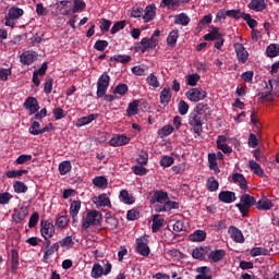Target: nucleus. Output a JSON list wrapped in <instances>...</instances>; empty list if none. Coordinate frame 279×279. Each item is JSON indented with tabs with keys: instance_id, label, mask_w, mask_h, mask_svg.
<instances>
[{
	"instance_id": "obj_1",
	"label": "nucleus",
	"mask_w": 279,
	"mask_h": 279,
	"mask_svg": "<svg viewBox=\"0 0 279 279\" xmlns=\"http://www.w3.org/2000/svg\"><path fill=\"white\" fill-rule=\"evenodd\" d=\"M206 121H208V119L196 110H193L190 113L189 123L191 125V130H193L197 136H202V132H204L203 125Z\"/></svg>"
},
{
	"instance_id": "obj_2",
	"label": "nucleus",
	"mask_w": 279,
	"mask_h": 279,
	"mask_svg": "<svg viewBox=\"0 0 279 279\" xmlns=\"http://www.w3.org/2000/svg\"><path fill=\"white\" fill-rule=\"evenodd\" d=\"M110 86V75L107 73H104L97 83V97H105L106 101H114L113 95H106V92L108 90V87Z\"/></svg>"
},
{
	"instance_id": "obj_3",
	"label": "nucleus",
	"mask_w": 279,
	"mask_h": 279,
	"mask_svg": "<svg viewBox=\"0 0 279 279\" xmlns=\"http://www.w3.org/2000/svg\"><path fill=\"white\" fill-rule=\"evenodd\" d=\"M239 204H236V208H239L240 213L242 214V217H247V210L252 208V206H256V197L250 195V194H243L240 197Z\"/></svg>"
},
{
	"instance_id": "obj_4",
	"label": "nucleus",
	"mask_w": 279,
	"mask_h": 279,
	"mask_svg": "<svg viewBox=\"0 0 279 279\" xmlns=\"http://www.w3.org/2000/svg\"><path fill=\"white\" fill-rule=\"evenodd\" d=\"M101 221V214L97 210H89L86 215V219L82 223L84 230H88L90 226H99Z\"/></svg>"
},
{
	"instance_id": "obj_5",
	"label": "nucleus",
	"mask_w": 279,
	"mask_h": 279,
	"mask_svg": "<svg viewBox=\"0 0 279 279\" xmlns=\"http://www.w3.org/2000/svg\"><path fill=\"white\" fill-rule=\"evenodd\" d=\"M36 60H38V52L34 50H26L20 56V62L28 66L29 64H34Z\"/></svg>"
},
{
	"instance_id": "obj_6",
	"label": "nucleus",
	"mask_w": 279,
	"mask_h": 279,
	"mask_svg": "<svg viewBox=\"0 0 279 279\" xmlns=\"http://www.w3.org/2000/svg\"><path fill=\"white\" fill-rule=\"evenodd\" d=\"M206 90L202 89V88H192L186 93V97L187 99H190V101H202L203 99H206Z\"/></svg>"
},
{
	"instance_id": "obj_7",
	"label": "nucleus",
	"mask_w": 279,
	"mask_h": 279,
	"mask_svg": "<svg viewBox=\"0 0 279 279\" xmlns=\"http://www.w3.org/2000/svg\"><path fill=\"white\" fill-rule=\"evenodd\" d=\"M136 253L141 254V256H149L150 250L149 245H147V238L141 236L136 240Z\"/></svg>"
},
{
	"instance_id": "obj_8",
	"label": "nucleus",
	"mask_w": 279,
	"mask_h": 279,
	"mask_svg": "<svg viewBox=\"0 0 279 279\" xmlns=\"http://www.w3.org/2000/svg\"><path fill=\"white\" fill-rule=\"evenodd\" d=\"M41 236H44V239H51L53 236V234H56V227L53 226V223L47 221V220H41Z\"/></svg>"
},
{
	"instance_id": "obj_9",
	"label": "nucleus",
	"mask_w": 279,
	"mask_h": 279,
	"mask_svg": "<svg viewBox=\"0 0 279 279\" xmlns=\"http://www.w3.org/2000/svg\"><path fill=\"white\" fill-rule=\"evenodd\" d=\"M24 108L26 110H29L31 114H36V112H38V110H40L38 100L35 97H28L24 102Z\"/></svg>"
},
{
	"instance_id": "obj_10",
	"label": "nucleus",
	"mask_w": 279,
	"mask_h": 279,
	"mask_svg": "<svg viewBox=\"0 0 279 279\" xmlns=\"http://www.w3.org/2000/svg\"><path fill=\"white\" fill-rule=\"evenodd\" d=\"M235 53L238 56L239 62L245 63L247 62V57L250 53H247V50H245V46L243 44H234Z\"/></svg>"
},
{
	"instance_id": "obj_11",
	"label": "nucleus",
	"mask_w": 279,
	"mask_h": 279,
	"mask_svg": "<svg viewBox=\"0 0 279 279\" xmlns=\"http://www.w3.org/2000/svg\"><path fill=\"white\" fill-rule=\"evenodd\" d=\"M229 234L235 243H245V238L243 236V232H241L239 228L234 226L229 227Z\"/></svg>"
},
{
	"instance_id": "obj_12",
	"label": "nucleus",
	"mask_w": 279,
	"mask_h": 279,
	"mask_svg": "<svg viewBox=\"0 0 279 279\" xmlns=\"http://www.w3.org/2000/svg\"><path fill=\"white\" fill-rule=\"evenodd\" d=\"M156 19V4H149L144 10L143 21L144 23H149Z\"/></svg>"
},
{
	"instance_id": "obj_13",
	"label": "nucleus",
	"mask_w": 279,
	"mask_h": 279,
	"mask_svg": "<svg viewBox=\"0 0 279 279\" xmlns=\"http://www.w3.org/2000/svg\"><path fill=\"white\" fill-rule=\"evenodd\" d=\"M218 197L223 204H232V202H236V194L230 191L220 192Z\"/></svg>"
},
{
	"instance_id": "obj_14",
	"label": "nucleus",
	"mask_w": 279,
	"mask_h": 279,
	"mask_svg": "<svg viewBox=\"0 0 279 279\" xmlns=\"http://www.w3.org/2000/svg\"><path fill=\"white\" fill-rule=\"evenodd\" d=\"M175 208H180V204L178 202L173 201H166L162 206H157L156 211L157 213H169V210H173Z\"/></svg>"
},
{
	"instance_id": "obj_15",
	"label": "nucleus",
	"mask_w": 279,
	"mask_h": 279,
	"mask_svg": "<svg viewBox=\"0 0 279 279\" xmlns=\"http://www.w3.org/2000/svg\"><path fill=\"white\" fill-rule=\"evenodd\" d=\"M248 8L254 12H263V10H267V2L265 0H251Z\"/></svg>"
},
{
	"instance_id": "obj_16",
	"label": "nucleus",
	"mask_w": 279,
	"mask_h": 279,
	"mask_svg": "<svg viewBox=\"0 0 279 279\" xmlns=\"http://www.w3.org/2000/svg\"><path fill=\"white\" fill-rule=\"evenodd\" d=\"M169 199V194L163 191H156L154 196L150 199V204H165Z\"/></svg>"
},
{
	"instance_id": "obj_17",
	"label": "nucleus",
	"mask_w": 279,
	"mask_h": 279,
	"mask_svg": "<svg viewBox=\"0 0 279 279\" xmlns=\"http://www.w3.org/2000/svg\"><path fill=\"white\" fill-rule=\"evenodd\" d=\"M130 143V137L125 135H118L110 140V145L112 147H121V145H128Z\"/></svg>"
},
{
	"instance_id": "obj_18",
	"label": "nucleus",
	"mask_w": 279,
	"mask_h": 279,
	"mask_svg": "<svg viewBox=\"0 0 279 279\" xmlns=\"http://www.w3.org/2000/svg\"><path fill=\"white\" fill-rule=\"evenodd\" d=\"M141 45L143 47L142 53H145L147 49H154L156 45H158V40L154 39V37H150L149 39L143 38Z\"/></svg>"
},
{
	"instance_id": "obj_19",
	"label": "nucleus",
	"mask_w": 279,
	"mask_h": 279,
	"mask_svg": "<svg viewBox=\"0 0 279 279\" xmlns=\"http://www.w3.org/2000/svg\"><path fill=\"white\" fill-rule=\"evenodd\" d=\"M196 271L198 275L195 277V279H213V275H210V267H198Z\"/></svg>"
},
{
	"instance_id": "obj_20",
	"label": "nucleus",
	"mask_w": 279,
	"mask_h": 279,
	"mask_svg": "<svg viewBox=\"0 0 279 279\" xmlns=\"http://www.w3.org/2000/svg\"><path fill=\"white\" fill-rule=\"evenodd\" d=\"M223 256H226V251L216 250L209 253L208 259L210 260V263H219V260L223 259Z\"/></svg>"
},
{
	"instance_id": "obj_21",
	"label": "nucleus",
	"mask_w": 279,
	"mask_h": 279,
	"mask_svg": "<svg viewBox=\"0 0 279 279\" xmlns=\"http://www.w3.org/2000/svg\"><path fill=\"white\" fill-rule=\"evenodd\" d=\"M23 14H25L23 9L19 7H11L7 15H9V19H12V21H17V19L23 16Z\"/></svg>"
},
{
	"instance_id": "obj_22",
	"label": "nucleus",
	"mask_w": 279,
	"mask_h": 279,
	"mask_svg": "<svg viewBox=\"0 0 279 279\" xmlns=\"http://www.w3.org/2000/svg\"><path fill=\"white\" fill-rule=\"evenodd\" d=\"M190 241H193L194 243H202V241H206V231L196 230L190 235Z\"/></svg>"
},
{
	"instance_id": "obj_23",
	"label": "nucleus",
	"mask_w": 279,
	"mask_h": 279,
	"mask_svg": "<svg viewBox=\"0 0 279 279\" xmlns=\"http://www.w3.org/2000/svg\"><path fill=\"white\" fill-rule=\"evenodd\" d=\"M165 226V219L160 218V215H154L153 216V225L151 230L153 232H159L160 228Z\"/></svg>"
},
{
	"instance_id": "obj_24",
	"label": "nucleus",
	"mask_w": 279,
	"mask_h": 279,
	"mask_svg": "<svg viewBox=\"0 0 279 279\" xmlns=\"http://www.w3.org/2000/svg\"><path fill=\"white\" fill-rule=\"evenodd\" d=\"M233 182L240 184V189L243 191H247V180H245V177L241 173H234L232 175Z\"/></svg>"
},
{
	"instance_id": "obj_25",
	"label": "nucleus",
	"mask_w": 279,
	"mask_h": 279,
	"mask_svg": "<svg viewBox=\"0 0 279 279\" xmlns=\"http://www.w3.org/2000/svg\"><path fill=\"white\" fill-rule=\"evenodd\" d=\"M194 110L198 112V114H202L205 119L206 117L210 116V107H208L207 104H197Z\"/></svg>"
},
{
	"instance_id": "obj_26",
	"label": "nucleus",
	"mask_w": 279,
	"mask_h": 279,
	"mask_svg": "<svg viewBox=\"0 0 279 279\" xmlns=\"http://www.w3.org/2000/svg\"><path fill=\"white\" fill-rule=\"evenodd\" d=\"M208 163H209V169H211V171H215V173H220L221 170L217 165V154L213 153L208 155Z\"/></svg>"
},
{
	"instance_id": "obj_27",
	"label": "nucleus",
	"mask_w": 279,
	"mask_h": 279,
	"mask_svg": "<svg viewBox=\"0 0 279 279\" xmlns=\"http://www.w3.org/2000/svg\"><path fill=\"white\" fill-rule=\"evenodd\" d=\"M250 169L253 171L255 175H259V178H263L265 175V171L263 168H260V165L254 160L248 161Z\"/></svg>"
},
{
	"instance_id": "obj_28",
	"label": "nucleus",
	"mask_w": 279,
	"mask_h": 279,
	"mask_svg": "<svg viewBox=\"0 0 279 279\" xmlns=\"http://www.w3.org/2000/svg\"><path fill=\"white\" fill-rule=\"evenodd\" d=\"M16 269H19V252L15 248L11 251V271L12 274H16Z\"/></svg>"
},
{
	"instance_id": "obj_29",
	"label": "nucleus",
	"mask_w": 279,
	"mask_h": 279,
	"mask_svg": "<svg viewBox=\"0 0 279 279\" xmlns=\"http://www.w3.org/2000/svg\"><path fill=\"white\" fill-rule=\"evenodd\" d=\"M26 217H27V208H22L21 210L15 211L12 216L13 221L15 223H21V221H25Z\"/></svg>"
},
{
	"instance_id": "obj_30",
	"label": "nucleus",
	"mask_w": 279,
	"mask_h": 279,
	"mask_svg": "<svg viewBox=\"0 0 279 279\" xmlns=\"http://www.w3.org/2000/svg\"><path fill=\"white\" fill-rule=\"evenodd\" d=\"M189 23H191V17H189V15H186V13L178 14L174 17L175 25L186 26V25H189Z\"/></svg>"
},
{
	"instance_id": "obj_31",
	"label": "nucleus",
	"mask_w": 279,
	"mask_h": 279,
	"mask_svg": "<svg viewBox=\"0 0 279 279\" xmlns=\"http://www.w3.org/2000/svg\"><path fill=\"white\" fill-rule=\"evenodd\" d=\"M171 101V88L165 87L160 93V102L167 106Z\"/></svg>"
},
{
	"instance_id": "obj_32",
	"label": "nucleus",
	"mask_w": 279,
	"mask_h": 279,
	"mask_svg": "<svg viewBox=\"0 0 279 279\" xmlns=\"http://www.w3.org/2000/svg\"><path fill=\"white\" fill-rule=\"evenodd\" d=\"M99 116L98 114H89L86 117H83L81 119L77 120L76 125L77 128H82V125H88V123H93V121H95V119H97Z\"/></svg>"
},
{
	"instance_id": "obj_33",
	"label": "nucleus",
	"mask_w": 279,
	"mask_h": 279,
	"mask_svg": "<svg viewBox=\"0 0 279 279\" xmlns=\"http://www.w3.org/2000/svg\"><path fill=\"white\" fill-rule=\"evenodd\" d=\"M255 206L257 210H271L274 205L271 203V199L266 198V199L258 201Z\"/></svg>"
},
{
	"instance_id": "obj_34",
	"label": "nucleus",
	"mask_w": 279,
	"mask_h": 279,
	"mask_svg": "<svg viewBox=\"0 0 279 279\" xmlns=\"http://www.w3.org/2000/svg\"><path fill=\"white\" fill-rule=\"evenodd\" d=\"M266 56L268 58H278L279 56V45L270 44L266 49Z\"/></svg>"
},
{
	"instance_id": "obj_35",
	"label": "nucleus",
	"mask_w": 279,
	"mask_h": 279,
	"mask_svg": "<svg viewBox=\"0 0 279 279\" xmlns=\"http://www.w3.org/2000/svg\"><path fill=\"white\" fill-rule=\"evenodd\" d=\"M206 254H208V247H196L192 252L193 258H196L197 260H202Z\"/></svg>"
},
{
	"instance_id": "obj_36",
	"label": "nucleus",
	"mask_w": 279,
	"mask_h": 279,
	"mask_svg": "<svg viewBox=\"0 0 279 279\" xmlns=\"http://www.w3.org/2000/svg\"><path fill=\"white\" fill-rule=\"evenodd\" d=\"M94 202H95L96 206H98V207L110 206V198L108 197L107 194L99 195L98 197L95 198Z\"/></svg>"
},
{
	"instance_id": "obj_37",
	"label": "nucleus",
	"mask_w": 279,
	"mask_h": 279,
	"mask_svg": "<svg viewBox=\"0 0 279 279\" xmlns=\"http://www.w3.org/2000/svg\"><path fill=\"white\" fill-rule=\"evenodd\" d=\"M270 252H271V248L267 250L265 247H254L251 251V256H254V257H256V256H269Z\"/></svg>"
},
{
	"instance_id": "obj_38",
	"label": "nucleus",
	"mask_w": 279,
	"mask_h": 279,
	"mask_svg": "<svg viewBox=\"0 0 279 279\" xmlns=\"http://www.w3.org/2000/svg\"><path fill=\"white\" fill-rule=\"evenodd\" d=\"M179 36L180 35L178 29H173L172 32H170L167 38V44L169 45V47H175V43H178Z\"/></svg>"
},
{
	"instance_id": "obj_39",
	"label": "nucleus",
	"mask_w": 279,
	"mask_h": 279,
	"mask_svg": "<svg viewBox=\"0 0 279 279\" xmlns=\"http://www.w3.org/2000/svg\"><path fill=\"white\" fill-rule=\"evenodd\" d=\"M161 8H169V10H177V8H180V1L179 0H162Z\"/></svg>"
},
{
	"instance_id": "obj_40",
	"label": "nucleus",
	"mask_w": 279,
	"mask_h": 279,
	"mask_svg": "<svg viewBox=\"0 0 279 279\" xmlns=\"http://www.w3.org/2000/svg\"><path fill=\"white\" fill-rule=\"evenodd\" d=\"M80 208H82V202L74 201L70 207L71 217H73V218L77 217V215L80 214Z\"/></svg>"
},
{
	"instance_id": "obj_41",
	"label": "nucleus",
	"mask_w": 279,
	"mask_h": 279,
	"mask_svg": "<svg viewBox=\"0 0 279 279\" xmlns=\"http://www.w3.org/2000/svg\"><path fill=\"white\" fill-rule=\"evenodd\" d=\"M219 38H221V34L217 27H214L209 34L204 36V40H219Z\"/></svg>"
},
{
	"instance_id": "obj_42",
	"label": "nucleus",
	"mask_w": 279,
	"mask_h": 279,
	"mask_svg": "<svg viewBox=\"0 0 279 279\" xmlns=\"http://www.w3.org/2000/svg\"><path fill=\"white\" fill-rule=\"evenodd\" d=\"M207 189L210 191V193H214V191H219V182L215 180V177H210L207 180Z\"/></svg>"
},
{
	"instance_id": "obj_43",
	"label": "nucleus",
	"mask_w": 279,
	"mask_h": 279,
	"mask_svg": "<svg viewBox=\"0 0 279 279\" xmlns=\"http://www.w3.org/2000/svg\"><path fill=\"white\" fill-rule=\"evenodd\" d=\"M138 100H134L129 105L126 110L129 117H134V114H138Z\"/></svg>"
},
{
	"instance_id": "obj_44",
	"label": "nucleus",
	"mask_w": 279,
	"mask_h": 279,
	"mask_svg": "<svg viewBox=\"0 0 279 279\" xmlns=\"http://www.w3.org/2000/svg\"><path fill=\"white\" fill-rule=\"evenodd\" d=\"M71 169H72L71 161H63L59 165V171L61 175H66V173H69Z\"/></svg>"
},
{
	"instance_id": "obj_45",
	"label": "nucleus",
	"mask_w": 279,
	"mask_h": 279,
	"mask_svg": "<svg viewBox=\"0 0 279 279\" xmlns=\"http://www.w3.org/2000/svg\"><path fill=\"white\" fill-rule=\"evenodd\" d=\"M169 134H173V126L168 124L158 131V136L165 138V136H169Z\"/></svg>"
},
{
	"instance_id": "obj_46",
	"label": "nucleus",
	"mask_w": 279,
	"mask_h": 279,
	"mask_svg": "<svg viewBox=\"0 0 279 279\" xmlns=\"http://www.w3.org/2000/svg\"><path fill=\"white\" fill-rule=\"evenodd\" d=\"M227 16H229L230 19H243V15H245V13L241 12V10H227L226 11Z\"/></svg>"
},
{
	"instance_id": "obj_47",
	"label": "nucleus",
	"mask_w": 279,
	"mask_h": 279,
	"mask_svg": "<svg viewBox=\"0 0 279 279\" xmlns=\"http://www.w3.org/2000/svg\"><path fill=\"white\" fill-rule=\"evenodd\" d=\"M94 184L98 189H105V186H108V179H106V177H96L94 179Z\"/></svg>"
},
{
	"instance_id": "obj_48",
	"label": "nucleus",
	"mask_w": 279,
	"mask_h": 279,
	"mask_svg": "<svg viewBox=\"0 0 279 279\" xmlns=\"http://www.w3.org/2000/svg\"><path fill=\"white\" fill-rule=\"evenodd\" d=\"M242 19H243V21L246 22V24L248 25V27L251 29H254V27H257V25H258V22L256 20L252 19V15H250L247 13H244Z\"/></svg>"
},
{
	"instance_id": "obj_49",
	"label": "nucleus",
	"mask_w": 279,
	"mask_h": 279,
	"mask_svg": "<svg viewBox=\"0 0 279 279\" xmlns=\"http://www.w3.org/2000/svg\"><path fill=\"white\" fill-rule=\"evenodd\" d=\"M44 90L46 95H50L51 90H53V78L51 76L46 77V82L44 84Z\"/></svg>"
},
{
	"instance_id": "obj_50",
	"label": "nucleus",
	"mask_w": 279,
	"mask_h": 279,
	"mask_svg": "<svg viewBox=\"0 0 279 279\" xmlns=\"http://www.w3.org/2000/svg\"><path fill=\"white\" fill-rule=\"evenodd\" d=\"M104 274V267L99 264H95L92 269V278H101Z\"/></svg>"
},
{
	"instance_id": "obj_51",
	"label": "nucleus",
	"mask_w": 279,
	"mask_h": 279,
	"mask_svg": "<svg viewBox=\"0 0 279 279\" xmlns=\"http://www.w3.org/2000/svg\"><path fill=\"white\" fill-rule=\"evenodd\" d=\"M86 9V2L82 0H74V7L72 9L74 14H77V12H82V10Z\"/></svg>"
},
{
	"instance_id": "obj_52",
	"label": "nucleus",
	"mask_w": 279,
	"mask_h": 279,
	"mask_svg": "<svg viewBox=\"0 0 279 279\" xmlns=\"http://www.w3.org/2000/svg\"><path fill=\"white\" fill-rule=\"evenodd\" d=\"M13 187L15 193H27V185L21 181H15Z\"/></svg>"
},
{
	"instance_id": "obj_53",
	"label": "nucleus",
	"mask_w": 279,
	"mask_h": 279,
	"mask_svg": "<svg viewBox=\"0 0 279 279\" xmlns=\"http://www.w3.org/2000/svg\"><path fill=\"white\" fill-rule=\"evenodd\" d=\"M111 60H114L116 62H121L122 64H128L132 60V57L128 54H118L111 58Z\"/></svg>"
},
{
	"instance_id": "obj_54",
	"label": "nucleus",
	"mask_w": 279,
	"mask_h": 279,
	"mask_svg": "<svg viewBox=\"0 0 279 279\" xmlns=\"http://www.w3.org/2000/svg\"><path fill=\"white\" fill-rule=\"evenodd\" d=\"M29 134H33V136H38L40 134V122L34 121L28 129Z\"/></svg>"
},
{
	"instance_id": "obj_55",
	"label": "nucleus",
	"mask_w": 279,
	"mask_h": 279,
	"mask_svg": "<svg viewBox=\"0 0 279 279\" xmlns=\"http://www.w3.org/2000/svg\"><path fill=\"white\" fill-rule=\"evenodd\" d=\"M120 197L122 198V202H124V204H134V198L130 197V193H128L126 190H122L120 192Z\"/></svg>"
},
{
	"instance_id": "obj_56",
	"label": "nucleus",
	"mask_w": 279,
	"mask_h": 279,
	"mask_svg": "<svg viewBox=\"0 0 279 279\" xmlns=\"http://www.w3.org/2000/svg\"><path fill=\"white\" fill-rule=\"evenodd\" d=\"M125 28V21L116 22L112 28L110 29V34H117L121 32V29Z\"/></svg>"
},
{
	"instance_id": "obj_57",
	"label": "nucleus",
	"mask_w": 279,
	"mask_h": 279,
	"mask_svg": "<svg viewBox=\"0 0 279 279\" xmlns=\"http://www.w3.org/2000/svg\"><path fill=\"white\" fill-rule=\"evenodd\" d=\"M106 223H107V228H109V230H114V228H117L119 221H117L116 218L112 216H107Z\"/></svg>"
},
{
	"instance_id": "obj_58",
	"label": "nucleus",
	"mask_w": 279,
	"mask_h": 279,
	"mask_svg": "<svg viewBox=\"0 0 279 279\" xmlns=\"http://www.w3.org/2000/svg\"><path fill=\"white\" fill-rule=\"evenodd\" d=\"M147 84H149V86H153V88H158V86H160V84L158 83V76L150 74L147 78H146Z\"/></svg>"
},
{
	"instance_id": "obj_59",
	"label": "nucleus",
	"mask_w": 279,
	"mask_h": 279,
	"mask_svg": "<svg viewBox=\"0 0 279 279\" xmlns=\"http://www.w3.org/2000/svg\"><path fill=\"white\" fill-rule=\"evenodd\" d=\"M57 228H66L69 226V217L66 216H61L57 219L56 222Z\"/></svg>"
},
{
	"instance_id": "obj_60",
	"label": "nucleus",
	"mask_w": 279,
	"mask_h": 279,
	"mask_svg": "<svg viewBox=\"0 0 279 279\" xmlns=\"http://www.w3.org/2000/svg\"><path fill=\"white\" fill-rule=\"evenodd\" d=\"M106 47H108L107 40H97L94 45V49H96V51H106Z\"/></svg>"
},
{
	"instance_id": "obj_61",
	"label": "nucleus",
	"mask_w": 279,
	"mask_h": 279,
	"mask_svg": "<svg viewBox=\"0 0 279 279\" xmlns=\"http://www.w3.org/2000/svg\"><path fill=\"white\" fill-rule=\"evenodd\" d=\"M199 74H191L187 76V86H197Z\"/></svg>"
},
{
	"instance_id": "obj_62",
	"label": "nucleus",
	"mask_w": 279,
	"mask_h": 279,
	"mask_svg": "<svg viewBox=\"0 0 279 279\" xmlns=\"http://www.w3.org/2000/svg\"><path fill=\"white\" fill-rule=\"evenodd\" d=\"M10 199H12V194L9 192L0 193V204H10Z\"/></svg>"
},
{
	"instance_id": "obj_63",
	"label": "nucleus",
	"mask_w": 279,
	"mask_h": 279,
	"mask_svg": "<svg viewBox=\"0 0 279 279\" xmlns=\"http://www.w3.org/2000/svg\"><path fill=\"white\" fill-rule=\"evenodd\" d=\"M114 95H125L128 93V86L125 84L118 85L114 90Z\"/></svg>"
},
{
	"instance_id": "obj_64",
	"label": "nucleus",
	"mask_w": 279,
	"mask_h": 279,
	"mask_svg": "<svg viewBox=\"0 0 279 279\" xmlns=\"http://www.w3.org/2000/svg\"><path fill=\"white\" fill-rule=\"evenodd\" d=\"M186 112H189V105L186 104V101L181 100L179 102V113L184 117V114H186Z\"/></svg>"
}]
</instances>
